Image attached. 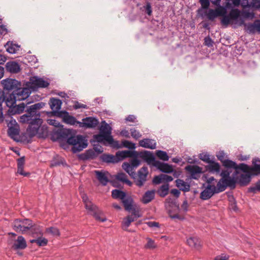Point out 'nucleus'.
Instances as JSON below:
<instances>
[{"instance_id": "nucleus-1", "label": "nucleus", "mask_w": 260, "mask_h": 260, "mask_svg": "<svg viewBox=\"0 0 260 260\" xmlns=\"http://www.w3.org/2000/svg\"><path fill=\"white\" fill-rule=\"evenodd\" d=\"M45 105V103L39 102L27 107L26 113L20 117V122L29 124L26 131L30 138L38 135L39 138L45 139L48 136L47 127L44 125L41 126L43 120L40 118L39 111Z\"/></svg>"}, {"instance_id": "nucleus-2", "label": "nucleus", "mask_w": 260, "mask_h": 260, "mask_svg": "<svg viewBox=\"0 0 260 260\" xmlns=\"http://www.w3.org/2000/svg\"><path fill=\"white\" fill-rule=\"evenodd\" d=\"M29 90L27 88L19 87L9 95V98L6 101L7 107L12 106L15 105L17 101H22L29 96Z\"/></svg>"}, {"instance_id": "nucleus-3", "label": "nucleus", "mask_w": 260, "mask_h": 260, "mask_svg": "<svg viewBox=\"0 0 260 260\" xmlns=\"http://www.w3.org/2000/svg\"><path fill=\"white\" fill-rule=\"evenodd\" d=\"M67 143L72 145V151L73 153L82 151L88 145L87 140L85 137L81 135L71 136L68 138Z\"/></svg>"}, {"instance_id": "nucleus-4", "label": "nucleus", "mask_w": 260, "mask_h": 260, "mask_svg": "<svg viewBox=\"0 0 260 260\" xmlns=\"http://www.w3.org/2000/svg\"><path fill=\"white\" fill-rule=\"evenodd\" d=\"M252 164V166L251 167L244 163L240 164L241 171L243 172H249L250 171L254 176L259 175L260 159L258 158H253Z\"/></svg>"}, {"instance_id": "nucleus-5", "label": "nucleus", "mask_w": 260, "mask_h": 260, "mask_svg": "<svg viewBox=\"0 0 260 260\" xmlns=\"http://www.w3.org/2000/svg\"><path fill=\"white\" fill-rule=\"evenodd\" d=\"M2 84L4 87L5 93L8 95L11 93H9L10 91H14L17 89L19 87L21 86L20 82L16 80V79L8 78L2 81Z\"/></svg>"}, {"instance_id": "nucleus-6", "label": "nucleus", "mask_w": 260, "mask_h": 260, "mask_svg": "<svg viewBox=\"0 0 260 260\" xmlns=\"http://www.w3.org/2000/svg\"><path fill=\"white\" fill-rule=\"evenodd\" d=\"M85 207L86 209L88 210V214L92 215L96 220L102 222L106 221L107 219L106 218L101 217V215L102 214V212L99 210V208L91 202L86 204Z\"/></svg>"}, {"instance_id": "nucleus-7", "label": "nucleus", "mask_w": 260, "mask_h": 260, "mask_svg": "<svg viewBox=\"0 0 260 260\" xmlns=\"http://www.w3.org/2000/svg\"><path fill=\"white\" fill-rule=\"evenodd\" d=\"M148 174V168L146 167H143L138 172V178L134 179V182L139 187L143 186L147 181V177Z\"/></svg>"}, {"instance_id": "nucleus-8", "label": "nucleus", "mask_w": 260, "mask_h": 260, "mask_svg": "<svg viewBox=\"0 0 260 260\" xmlns=\"http://www.w3.org/2000/svg\"><path fill=\"white\" fill-rule=\"evenodd\" d=\"M54 115L62 118L64 122L71 125L78 124V122H80L76 120L75 117L70 115L66 111H55Z\"/></svg>"}, {"instance_id": "nucleus-9", "label": "nucleus", "mask_w": 260, "mask_h": 260, "mask_svg": "<svg viewBox=\"0 0 260 260\" xmlns=\"http://www.w3.org/2000/svg\"><path fill=\"white\" fill-rule=\"evenodd\" d=\"M240 16V11L238 9H232L228 15H224L221 20V23L225 26L229 25L232 20H237Z\"/></svg>"}, {"instance_id": "nucleus-10", "label": "nucleus", "mask_w": 260, "mask_h": 260, "mask_svg": "<svg viewBox=\"0 0 260 260\" xmlns=\"http://www.w3.org/2000/svg\"><path fill=\"white\" fill-rule=\"evenodd\" d=\"M29 83L31 85L30 87L33 88H45L49 85V83L48 81L36 76L30 78Z\"/></svg>"}, {"instance_id": "nucleus-11", "label": "nucleus", "mask_w": 260, "mask_h": 260, "mask_svg": "<svg viewBox=\"0 0 260 260\" xmlns=\"http://www.w3.org/2000/svg\"><path fill=\"white\" fill-rule=\"evenodd\" d=\"M99 122L97 119L92 117H88L82 119V121L78 122L80 127L94 128L99 124Z\"/></svg>"}, {"instance_id": "nucleus-12", "label": "nucleus", "mask_w": 260, "mask_h": 260, "mask_svg": "<svg viewBox=\"0 0 260 260\" xmlns=\"http://www.w3.org/2000/svg\"><path fill=\"white\" fill-rule=\"evenodd\" d=\"M215 193H216L215 185L207 184L205 189L200 193V198L203 200H207L210 199Z\"/></svg>"}, {"instance_id": "nucleus-13", "label": "nucleus", "mask_w": 260, "mask_h": 260, "mask_svg": "<svg viewBox=\"0 0 260 260\" xmlns=\"http://www.w3.org/2000/svg\"><path fill=\"white\" fill-rule=\"evenodd\" d=\"M185 170L189 173L190 178L194 179H198L202 173V168L196 165H188L185 167Z\"/></svg>"}, {"instance_id": "nucleus-14", "label": "nucleus", "mask_w": 260, "mask_h": 260, "mask_svg": "<svg viewBox=\"0 0 260 260\" xmlns=\"http://www.w3.org/2000/svg\"><path fill=\"white\" fill-rule=\"evenodd\" d=\"M139 155L140 158L147 162L148 164L152 165L153 166H154L155 162L157 161L155 160L153 153L148 151L140 152L139 153Z\"/></svg>"}, {"instance_id": "nucleus-15", "label": "nucleus", "mask_w": 260, "mask_h": 260, "mask_svg": "<svg viewBox=\"0 0 260 260\" xmlns=\"http://www.w3.org/2000/svg\"><path fill=\"white\" fill-rule=\"evenodd\" d=\"M94 174L96 179L103 186H106L109 182L108 172L96 170L94 171Z\"/></svg>"}, {"instance_id": "nucleus-16", "label": "nucleus", "mask_w": 260, "mask_h": 260, "mask_svg": "<svg viewBox=\"0 0 260 260\" xmlns=\"http://www.w3.org/2000/svg\"><path fill=\"white\" fill-rule=\"evenodd\" d=\"M244 173L245 174H241L237 178L238 182L241 186L247 185L251 181V176H254L250 171Z\"/></svg>"}, {"instance_id": "nucleus-17", "label": "nucleus", "mask_w": 260, "mask_h": 260, "mask_svg": "<svg viewBox=\"0 0 260 260\" xmlns=\"http://www.w3.org/2000/svg\"><path fill=\"white\" fill-rule=\"evenodd\" d=\"M154 167H155L157 169L164 173H171L173 172V168L171 165L162 162L159 160L155 162Z\"/></svg>"}, {"instance_id": "nucleus-18", "label": "nucleus", "mask_w": 260, "mask_h": 260, "mask_svg": "<svg viewBox=\"0 0 260 260\" xmlns=\"http://www.w3.org/2000/svg\"><path fill=\"white\" fill-rule=\"evenodd\" d=\"M26 246L27 244L25 239L22 236H20L14 241L11 248L14 250L24 249Z\"/></svg>"}, {"instance_id": "nucleus-19", "label": "nucleus", "mask_w": 260, "mask_h": 260, "mask_svg": "<svg viewBox=\"0 0 260 260\" xmlns=\"http://www.w3.org/2000/svg\"><path fill=\"white\" fill-rule=\"evenodd\" d=\"M6 69L7 72L13 74L18 73L21 70L19 64L16 61H10L7 62L6 64Z\"/></svg>"}, {"instance_id": "nucleus-20", "label": "nucleus", "mask_w": 260, "mask_h": 260, "mask_svg": "<svg viewBox=\"0 0 260 260\" xmlns=\"http://www.w3.org/2000/svg\"><path fill=\"white\" fill-rule=\"evenodd\" d=\"M222 164V166L226 169H234L235 170V175H237L239 173V170L241 171V169L240 167V164L238 165L235 161L229 159H226L225 160L223 161Z\"/></svg>"}, {"instance_id": "nucleus-21", "label": "nucleus", "mask_w": 260, "mask_h": 260, "mask_svg": "<svg viewBox=\"0 0 260 260\" xmlns=\"http://www.w3.org/2000/svg\"><path fill=\"white\" fill-rule=\"evenodd\" d=\"M49 104L50 108L52 110V114L54 115V112L59 111L62 105V102L60 100L54 98H51L49 100Z\"/></svg>"}, {"instance_id": "nucleus-22", "label": "nucleus", "mask_w": 260, "mask_h": 260, "mask_svg": "<svg viewBox=\"0 0 260 260\" xmlns=\"http://www.w3.org/2000/svg\"><path fill=\"white\" fill-rule=\"evenodd\" d=\"M138 155L137 152L135 151L124 150L116 153V155L119 158V161L127 157H137Z\"/></svg>"}, {"instance_id": "nucleus-23", "label": "nucleus", "mask_w": 260, "mask_h": 260, "mask_svg": "<svg viewBox=\"0 0 260 260\" xmlns=\"http://www.w3.org/2000/svg\"><path fill=\"white\" fill-rule=\"evenodd\" d=\"M206 170L212 173L219 174L220 172V166L219 163L212 160L206 166Z\"/></svg>"}, {"instance_id": "nucleus-24", "label": "nucleus", "mask_w": 260, "mask_h": 260, "mask_svg": "<svg viewBox=\"0 0 260 260\" xmlns=\"http://www.w3.org/2000/svg\"><path fill=\"white\" fill-rule=\"evenodd\" d=\"M139 144L140 146L149 148L151 149H154L156 148V143L154 140L150 139H144L139 141Z\"/></svg>"}, {"instance_id": "nucleus-25", "label": "nucleus", "mask_w": 260, "mask_h": 260, "mask_svg": "<svg viewBox=\"0 0 260 260\" xmlns=\"http://www.w3.org/2000/svg\"><path fill=\"white\" fill-rule=\"evenodd\" d=\"M100 159L107 163H117L119 161V158L116 155L114 156L111 154H103L100 156Z\"/></svg>"}, {"instance_id": "nucleus-26", "label": "nucleus", "mask_w": 260, "mask_h": 260, "mask_svg": "<svg viewBox=\"0 0 260 260\" xmlns=\"http://www.w3.org/2000/svg\"><path fill=\"white\" fill-rule=\"evenodd\" d=\"M29 232L34 237L43 236V235L42 226L37 224L32 223V226L29 230Z\"/></svg>"}, {"instance_id": "nucleus-27", "label": "nucleus", "mask_w": 260, "mask_h": 260, "mask_svg": "<svg viewBox=\"0 0 260 260\" xmlns=\"http://www.w3.org/2000/svg\"><path fill=\"white\" fill-rule=\"evenodd\" d=\"M25 162L24 157H21L17 159V173L24 176H28L29 173H25L23 171V167Z\"/></svg>"}, {"instance_id": "nucleus-28", "label": "nucleus", "mask_w": 260, "mask_h": 260, "mask_svg": "<svg viewBox=\"0 0 260 260\" xmlns=\"http://www.w3.org/2000/svg\"><path fill=\"white\" fill-rule=\"evenodd\" d=\"M250 1L251 0H242L241 3V5L243 9L244 16L246 17H253L254 16V13L253 12H249L246 11V9H248L249 10Z\"/></svg>"}, {"instance_id": "nucleus-29", "label": "nucleus", "mask_w": 260, "mask_h": 260, "mask_svg": "<svg viewBox=\"0 0 260 260\" xmlns=\"http://www.w3.org/2000/svg\"><path fill=\"white\" fill-rule=\"evenodd\" d=\"M155 196V191L153 190L147 191L143 195L142 202L145 204H148L154 199Z\"/></svg>"}, {"instance_id": "nucleus-30", "label": "nucleus", "mask_w": 260, "mask_h": 260, "mask_svg": "<svg viewBox=\"0 0 260 260\" xmlns=\"http://www.w3.org/2000/svg\"><path fill=\"white\" fill-rule=\"evenodd\" d=\"M122 169L125 171L128 175L133 179H135L136 173L134 171V168L130 165L129 162H124L122 165Z\"/></svg>"}, {"instance_id": "nucleus-31", "label": "nucleus", "mask_w": 260, "mask_h": 260, "mask_svg": "<svg viewBox=\"0 0 260 260\" xmlns=\"http://www.w3.org/2000/svg\"><path fill=\"white\" fill-rule=\"evenodd\" d=\"M122 169L125 171L128 175L133 179H135L136 173L134 171V168L130 165L129 162H124L122 165Z\"/></svg>"}, {"instance_id": "nucleus-32", "label": "nucleus", "mask_w": 260, "mask_h": 260, "mask_svg": "<svg viewBox=\"0 0 260 260\" xmlns=\"http://www.w3.org/2000/svg\"><path fill=\"white\" fill-rule=\"evenodd\" d=\"M176 186L179 188L180 190L184 192H187L190 190V185L189 184L184 182L183 180L178 179L176 180Z\"/></svg>"}, {"instance_id": "nucleus-33", "label": "nucleus", "mask_w": 260, "mask_h": 260, "mask_svg": "<svg viewBox=\"0 0 260 260\" xmlns=\"http://www.w3.org/2000/svg\"><path fill=\"white\" fill-rule=\"evenodd\" d=\"M187 244L191 247L199 249L201 247V241L197 237H190L187 240Z\"/></svg>"}, {"instance_id": "nucleus-34", "label": "nucleus", "mask_w": 260, "mask_h": 260, "mask_svg": "<svg viewBox=\"0 0 260 260\" xmlns=\"http://www.w3.org/2000/svg\"><path fill=\"white\" fill-rule=\"evenodd\" d=\"M121 202L125 210L130 211L133 209V204L134 201L131 197H125L124 199L121 200Z\"/></svg>"}, {"instance_id": "nucleus-35", "label": "nucleus", "mask_w": 260, "mask_h": 260, "mask_svg": "<svg viewBox=\"0 0 260 260\" xmlns=\"http://www.w3.org/2000/svg\"><path fill=\"white\" fill-rule=\"evenodd\" d=\"M94 139L98 142H102L104 140H105L107 142H111L113 141L112 136H109L106 134H102L100 133V134L95 135L94 136Z\"/></svg>"}, {"instance_id": "nucleus-36", "label": "nucleus", "mask_w": 260, "mask_h": 260, "mask_svg": "<svg viewBox=\"0 0 260 260\" xmlns=\"http://www.w3.org/2000/svg\"><path fill=\"white\" fill-rule=\"evenodd\" d=\"M36 239L30 240L31 243H36L39 246H46L48 243V240L42 236H38Z\"/></svg>"}, {"instance_id": "nucleus-37", "label": "nucleus", "mask_w": 260, "mask_h": 260, "mask_svg": "<svg viewBox=\"0 0 260 260\" xmlns=\"http://www.w3.org/2000/svg\"><path fill=\"white\" fill-rule=\"evenodd\" d=\"M13 229L16 232H21L22 234H24L23 230V224L22 222V220L16 219L13 222Z\"/></svg>"}, {"instance_id": "nucleus-38", "label": "nucleus", "mask_w": 260, "mask_h": 260, "mask_svg": "<svg viewBox=\"0 0 260 260\" xmlns=\"http://www.w3.org/2000/svg\"><path fill=\"white\" fill-rule=\"evenodd\" d=\"M169 191V185L168 183H166L162 185L159 189L158 190V194L160 197L164 198L168 193Z\"/></svg>"}, {"instance_id": "nucleus-39", "label": "nucleus", "mask_w": 260, "mask_h": 260, "mask_svg": "<svg viewBox=\"0 0 260 260\" xmlns=\"http://www.w3.org/2000/svg\"><path fill=\"white\" fill-rule=\"evenodd\" d=\"M135 220V219L133 218L132 216L129 215L124 218L121 223L122 229L124 231H127V228L129 226L131 223Z\"/></svg>"}, {"instance_id": "nucleus-40", "label": "nucleus", "mask_w": 260, "mask_h": 260, "mask_svg": "<svg viewBox=\"0 0 260 260\" xmlns=\"http://www.w3.org/2000/svg\"><path fill=\"white\" fill-rule=\"evenodd\" d=\"M111 127L105 122V121L102 122L100 128V133L105 134H106V135H107L109 136H112L111 135Z\"/></svg>"}, {"instance_id": "nucleus-41", "label": "nucleus", "mask_w": 260, "mask_h": 260, "mask_svg": "<svg viewBox=\"0 0 260 260\" xmlns=\"http://www.w3.org/2000/svg\"><path fill=\"white\" fill-rule=\"evenodd\" d=\"M5 47L7 52L11 54L15 53L19 50V48L18 45L10 42H8Z\"/></svg>"}, {"instance_id": "nucleus-42", "label": "nucleus", "mask_w": 260, "mask_h": 260, "mask_svg": "<svg viewBox=\"0 0 260 260\" xmlns=\"http://www.w3.org/2000/svg\"><path fill=\"white\" fill-rule=\"evenodd\" d=\"M112 197L114 199H119L122 200L126 197V193L122 190L114 189L112 191Z\"/></svg>"}, {"instance_id": "nucleus-43", "label": "nucleus", "mask_w": 260, "mask_h": 260, "mask_svg": "<svg viewBox=\"0 0 260 260\" xmlns=\"http://www.w3.org/2000/svg\"><path fill=\"white\" fill-rule=\"evenodd\" d=\"M18 126H11L8 127V134L11 138H14L16 136H18L19 133Z\"/></svg>"}, {"instance_id": "nucleus-44", "label": "nucleus", "mask_w": 260, "mask_h": 260, "mask_svg": "<svg viewBox=\"0 0 260 260\" xmlns=\"http://www.w3.org/2000/svg\"><path fill=\"white\" fill-rule=\"evenodd\" d=\"M4 120L7 123V126L8 127L11 126H18L16 120L13 119L11 116H8V115L5 114Z\"/></svg>"}, {"instance_id": "nucleus-45", "label": "nucleus", "mask_w": 260, "mask_h": 260, "mask_svg": "<svg viewBox=\"0 0 260 260\" xmlns=\"http://www.w3.org/2000/svg\"><path fill=\"white\" fill-rule=\"evenodd\" d=\"M156 155L161 160L164 161H168L169 159L167 153L162 150H156L155 152Z\"/></svg>"}, {"instance_id": "nucleus-46", "label": "nucleus", "mask_w": 260, "mask_h": 260, "mask_svg": "<svg viewBox=\"0 0 260 260\" xmlns=\"http://www.w3.org/2000/svg\"><path fill=\"white\" fill-rule=\"evenodd\" d=\"M222 181L224 182L226 187L229 186L231 187H235L236 183V180L230 176L225 179H222Z\"/></svg>"}, {"instance_id": "nucleus-47", "label": "nucleus", "mask_w": 260, "mask_h": 260, "mask_svg": "<svg viewBox=\"0 0 260 260\" xmlns=\"http://www.w3.org/2000/svg\"><path fill=\"white\" fill-rule=\"evenodd\" d=\"M226 186L223 181H222V179H220L217 183V186H215V191L216 193L223 191L225 190Z\"/></svg>"}, {"instance_id": "nucleus-48", "label": "nucleus", "mask_w": 260, "mask_h": 260, "mask_svg": "<svg viewBox=\"0 0 260 260\" xmlns=\"http://www.w3.org/2000/svg\"><path fill=\"white\" fill-rule=\"evenodd\" d=\"M23 226V230L24 233L27 231H29L31 226H32V220L28 219H24L22 220Z\"/></svg>"}, {"instance_id": "nucleus-49", "label": "nucleus", "mask_w": 260, "mask_h": 260, "mask_svg": "<svg viewBox=\"0 0 260 260\" xmlns=\"http://www.w3.org/2000/svg\"><path fill=\"white\" fill-rule=\"evenodd\" d=\"M125 147L130 149H135V144L128 140H123L121 142V148Z\"/></svg>"}, {"instance_id": "nucleus-50", "label": "nucleus", "mask_w": 260, "mask_h": 260, "mask_svg": "<svg viewBox=\"0 0 260 260\" xmlns=\"http://www.w3.org/2000/svg\"><path fill=\"white\" fill-rule=\"evenodd\" d=\"M46 232L49 233L54 236H59L60 235V232L59 230L57 228L50 227L46 229Z\"/></svg>"}, {"instance_id": "nucleus-51", "label": "nucleus", "mask_w": 260, "mask_h": 260, "mask_svg": "<svg viewBox=\"0 0 260 260\" xmlns=\"http://www.w3.org/2000/svg\"><path fill=\"white\" fill-rule=\"evenodd\" d=\"M260 8L259 0H251L249 10L253 11L255 10Z\"/></svg>"}, {"instance_id": "nucleus-52", "label": "nucleus", "mask_w": 260, "mask_h": 260, "mask_svg": "<svg viewBox=\"0 0 260 260\" xmlns=\"http://www.w3.org/2000/svg\"><path fill=\"white\" fill-rule=\"evenodd\" d=\"M199 158L201 160L208 164H209L214 159L213 157L212 159H211L210 155L208 154L205 153H202L200 154L199 155Z\"/></svg>"}, {"instance_id": "nucleus-53", "label": "nucleus", "mask_w": 260, "mask_h": 260, "mask_svg": "<svg viewBox=\"0 0 260 260\" xmlns=\"http://www.w3.org/2000/svg\"><path fill=\"white\" fill-rule=\"evenodd\" d=\"M218 7L215 10L217 16H222L226 14V10L225 8L221 6L220 5L218 6Z\"/></svg>"}, {"instance_id": "nucleus-54", "label": "nucleus", "mask_w": 260, "mask_h": 260, "mask_svg": "<svg viewBox=\"0 0 260 260\" xmlns=\"http://www.w3.org/2000/svg\"><path fill=\"white\" fill-rule=\"evenodd\" d=\"M208 19L212 21H214V19L218 17L215 10L210 9L206 14Z\"/></svg>"}, {"instance_id": "nucleus-55", "label": "nucleus", "mask_w": 260, "mask_h": 260, "mask_svg": "<svg viewBox=\"0 0 260 260\" xmlns=\"http://www.w3.org/2000/svg\"><path fill=\"white\" fill-rule=\"evenodd\" d=\"M249 192L252 193H256L257 191H260V180L257 181L254 186H252L249 188Z\"/></svg>"}, {"instance_id": "nucleus-56", "label": "nucleus", "mask_w": 260, "mask_h": 260, "mask_svg": "<svg viewBox=\"0 0 260 260\" xmlns=\"http://www.w3.org/2000/svg\"><path fill=\"white\" fill-rule=\"evenodd\" d=\"M130 132L131 136L136 140L138 139L142 136V135L140 134V133L135 128H131Z\"/></svg>"}, {"instance_id": "nucleus-57", "label": "nucleus", "mask_w": 260, "mask_h": 260, "mask_svg": "<svg viewBox=\"0 0 260 260\" xmlns=\"http://www.w3.org/2000/svg\"><path fill=\"white\" fill-rule=\"evenodd\" d=\"M131 211H132V214L129 216H132V218L135 219L136 220L138 218L141 216V215L140 214L139 210L138 209H136L134 207H133V209H132Z\"/></svg>"}, {"instance_id": "nucleus-58", "label": "nucleus", "mask_w": 260, "mask_h": 260, "mask_svg": "<svg viewBox=\"0 0 260 260\" xmlns=\"http://www.w3.org/2000/svg\"><path fill=\"white\" fill-rule=\"evenodd\" d=\"M9 98V95L5 93V91L0 89V106L2 107V104L4 102L6 103V101Z\"/></svg>"}, {"instance_id": "nucleus-59", "label": "nucleus", "mask_w": 260, "mask_h": 260, "mask_svg": "<svg viewBox=\"0 0 260 260\" xmlns=\"http://www.w3.org/2000/svg\"><path fill=\"white\" fill-rule=\"evenodd\" d=\"M116 179L123 183L127 179V176L124 173H119L116 175Z\"/></svg>"}, {"instance_id": "nucleus-60", "label": "nucleus", "mask_w": 260, "mask_h": 260, "mask_svg": "<svg viewBox=\"0 0 260 260\" xmlns=\"http://www.w3.org/2000/svg\"><path fill=\"white\" fill-rule=\"evenodd\" d=\"M9 107V109L8 110L7 114V115H8V116H12V115H15L17 114H19L17 112V111L16 110L17 109H15L16 108L14 106V105H13L12 106H10Z\"/></svg>"}, {"instance_id": "nucleus-61", "label": "nucleus", "mask_w": 260, "mask_h": 260, "mask_svg": "<svg viewBox=\"0 0 260 260\" xmlns=\"http://www.w3.org/2000/svg\"><path fill=\"white\" fill-rule=\"evenodd\" d=\"M9 107V109L8 110L7 114V115H8V116H12V115H15L17 114H19L17 112V111L16 110L17 109H15L16 108L14 106V105H13L12 106H10Z\"/></svg>"}, {"instance_id": "nucleus-62", "label": "nucleus", "mask_w": 260, "mask_h": 260, "mask_svg": "<svg viewBox=\"0 0 260 260\" xmlns=\"http://www.w3.org/2000/svg\"><path fill=\"white\" fill-rule=\"evenodd\" d=\"M216 157L218 159L221 161V163L223 162V161L225 160V154L223 151H220L216 154Z\"/></svg>"}, {"instance_id": "nucleus-63", "label": "nucleus", "mask_w": 260, "mask_h": 260, "mask_svg": "<svg viewBox=\"0 0 260 260\" xmlns=\"http://www.w3.org/2000/svg\"><path fill=\"white\" fill-rule=\"evenodd\" d=\"M144 8L146 13H147L149 16H151L152 12L151 4L149 2H147L146 6H144Z\"/></svg>"}, {"instance_id": "nucleus-64", "label": "nucleus", "mask_w": 260, "mask_h": 260, "mask_svg": "<svg viewBox=\"0 0 260 260\" xmlns=\"http://www.w3.org/2000/svg\"><path fill=\"white\" fill-rule=\"evenodd\" d=\"M89 159H94L97 157L98 154L92 149H89L86 151Z\"/></svg>"}]
</instances>
